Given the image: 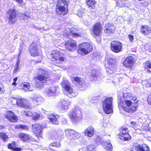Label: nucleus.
Instances as JSON below:
<instances>
[{"label": "nucleus", "instance_id": "nucleus-1", "mask_svg": "<svg viewBox=\"0 0 151 151\" xmlns=\"http://www.w3.org/2000/svg\"><path fill=\"white\" fill-rule=\"evenodd\" d=\"M82 109L78 106L75 107L69 114L68 116L73 123H76L83 118Z\"/></svg>", "mask_w": 151, "mask_h": 151}, {"label": "nucleus", "instance_id": "nucleus-2", "mask_svg": "<svg viewBox=\"0 0 151 151\" xmlns=\"http://www.w3.org/2000/svg\"><path fill=\"white\" fill-rule=\"evenodd\" d=\"M67 0H58L56 12L58 15L61 16L68 12Z\"/></svg>", "mask_w": 151, "mask_h": 151}, {"label": "nucleus", "instance_id": "nucleus-3", "mask_svg": "<svg viewBox=\"0 0 151 151\" xmlns=\"http://www.w3.org/2000/svg\"><path fill=\"white\" fill-rule=\"evenodd\" d=\"M93 49L92 45L88 42L83 43L80 45L78 48V52L82 55L88 54Z\"/></svg>", "mask_w": 151, "mask_h": 151}, {"label": "nucleus", "instance_id": "nucleus-4", "mask_svg": "<svg viewBox=\"0 0 151 151\" xmlns=\"http://www.w3.org/2000/svg\"><path fill=\"white\" fill-rule=\"evenodd\" d=\"M61 86L63 88H65V91H66V93L64 92L65 95H68L70 98H72L75 96L74 95H73L74 93H73V88L68 80L66 78H63Z\"/></svg>", "mask_w": 151, "mask_h": 151}, {"label": "nucleus", "instance_id": "nucleus-5", "mask_svg": "<svg viewBox=\"0 0 151 151\" xmlns=\"http://www.w3.org/2000/svg\"><path fill=\"white\" fill-rule=\"evenodd\" d=\"M50 56L52 60L55 63H61L65 60L64 55L57 50L52 51Z\"/></svg>", "mask_w": 151, "mask_h": 151}, {"label": "nucleus", "instance_id": "nucleus-6", "mask_svg": "<svg viewBox=\"0 0 151 151\" xmlns=\"http://www.w3.org/2000/svg\"><path fill=\"white\" fill-rule=\"evenodd\" d=\"M111 97L107 98L102 102L104 111L106 114H109L113 111Z\"/></svg>", "mask_w": 151, "mask_h": 151}, {"label": "nucleus", "instance_id": "nucleus-7", "mask_svg": "<svg viewBox=\"0 0 151 151\" xmlns=\"http://www.w3.org/2000/svg\"><path fill=\"white\" fill-rule=\"evenodd\" d=\"M120 132L118 134L119 138L123 141H129L131 137L128 134V129L125 126H122L120 129Z\"/></svg>", "mask_w": 151, "mask_h": 151}, {"label": "nucleus", "instance_id": "nucleus-8", "mask_svg": "<svg viewBox=\"0 0 151 151\" xmlns=\"http://www.w3.org/2000/svg\"><path fill=\"white\" fill-rule=\"evenodd\" d=\"M42 126L39 124H36L32 126V130L38 138L40 139L42 137Z\"/></svg>", "mask_w": 151, "mask_h": 151}, {"label": "nucleus", "instance_id": "nucleus-9", "mask_svg": "<svg viewBox=\"0 0 151 151\" xmlns=\"http://www.w3.org/2000/svg\"><path fill=\"white\" fill-rule=\"evenodd\" d=\"M105 66L106 67V71L108 74H112L114 73L116 68L112 59H110L109 60L107 61Z\"/></svg>", "mask_w": 151, "mask_h": 151}, {"label": "nucleus", "instance_id": "nucleus-10", "mask_svg": "<svg viewBox=\"0 0 151 151\" xmlns=\"http://www.w3.org/2000/svg\"><path fill=\"white\" fill-rule=\"evenodd\" d=\"M70 102L67 99H62L57 105V107L61 111H65L68 108Z\"/></svg>", "mask_w": 151, "mask_h": 151}, {"label": "nucleus", "instance_id": "nucleus-11", "mask_svg": "<svg viewBox=\"0 0 151 151\" xmlns=\"http://www.w3.org/2000/svg\"><path fill=\"white\" fill-rule=\"evenodd\" d=\"M111 50L115 52L118 53L122 51V44L118 41L111 42Z\"/></svg>", "mask_w": 151, "mask_h": 151}, {"label": "nucleus", "instance_id": "nucleus-12", "mask_svg": "<svg viewBox=\"0 0 151 151\" xmlns=\"http://www.w3.org/2000/svg\"><path fill=\"white\" fill-rule=\"evenodd\" d=\"M9 16L8 22L10 24H12L15 23L16 20L17 14L14 9H10L7 12Z\"/></svg>", "mask_w": 151, "mask_h": 151}, {"label": "nucleus", "instance_id": "nucleus-13", "mask_svg": "<svg viewBox=\"0 0 151 151\" xmlns=\"http://www.w3.org/2000/svg\"><path fill=\"white\" fill-rule=\"evenodd\" d=\"M58 88V87L57 86H52L47 88L46 89L45 93L48 96H54L56 95Z\"/></svg>", "mask_w": 151, "mask_h": 151}, {"label": "nucleus", "instance_id": "nucleus-14", "mask_svg": "<svg viewBox=\"0 0 151 151\" xmlns=\"http://www.w3.org/2000/svg\"><path fill=\"white\" fill-rule=\"evenodd\" d=\"M17 105L23 108H28L30 107V104L29 101L25 99H19L17 100Z\"/></svg>", "mask_w": 151, "mask_h": 151}, {"label": "nucleus", "instance_id": "nucleus-15", "mask_svg": "<svg viewBox=\"0 0 151 151\" xmlns=\"http://www.w3.org/2000/svg\"><path fill=\"white\" fill-rule=\"evenodd\" d=\"M29 51L31 55L35 56L38 54L37 45L35 42H33L29 46Z\"/></svg>", "mask_w": 151, "mask_h": 151}, {"label": "nucleus", "instance_id": "nucleus-16", "mask_svg": "<svg viewBox=\"0 0 151 151\" xmlns=\"http://www.w3.org/2000/svg\"><path fill=\"white\" fill-rule=\"evenodd\" d=\"M133 151H150L148 146L146 144L142 145H134L132 147Z\"/></svg>", "mask_w": 151, "mask_h": 151}, {"label": "nucleus", "instance_id": "nucleus-17", "mask_svg": "<svg viewBox=\"0 0 151 151\" xmlns=\"http://www.w3.org/2000/svg\"><path fill=\"white\" fill-rule=\"evenodd\" d=\"M65 46L67 50L69 51H73L76 48V41L73 40H71L66 42Z\"/></svg>", "mask_w": 151, "mask_h": 151}, {"label": "nucleus", "instance_id": "nucleus-18", "mask_svg": "<svg viewBox=\"0 0 151 151\" xmlns=\"http://www.w3.org/2000/svg\"><path fill=\"white\" fill-rule=\"evenodd\" d=\"M60 116L57 114H50L47 116V118L50 122L54 124H58Z\"/></svg>", "mask_w": 151, "mask_h": 151}, {"label": "nucleus", "instance_id": "nucleus-19", "mask_svg": "<svg viewBox=\"0 0 151 151\" xmlns=\"http://www.w3.org/2000/svg\"><path fill=\"white\" fill-rule=\"evenodd\" d=\"M5 117L10 122H15L17 121L18 119L14 113L10 111H8L5 114Z\"/></svg>", "mask_w": 151, "mask_h": 151}, {"label": "nucleus", "instance_id": "nucleus-20", "mask_svg": "<svg viewBox=\"0 0 151 151\" xmlns=\"http://www.w3.org/2000/svg\"><path fill=\"white\" fill-rule=\"evenodd\" d=\"M123 64L126 68H132L134 65V58L132 56L127 57L123 62Z\"/></svg>", "mask_w": 151, "mask_h": 151}, {"label": "nucleus", "instance_id": "nucleus-21", "mask_svg": "<svg viewBox=\"0 0 151 151\" xmlns=\"http://www.w3.org/2000/svg\"><path fill=\"white\" fill-rule=\"evenodd\" d=\"M52 138L55 139L60 140L63 137V131L61 130L55 131L53 132L51 134Z\"/></svg>", "mask_w": 151, "mask_h": 151}, {"label": "nucleus", "instance_id": "nucleus-22", "mask_svg": "<svg viewBox=\"0 0 151 151\" xmlns=\"http://www.w3.org/2000/svg\"><path fill=\"white\" fill-rule=\"evenodd\" d=\"M71 80L73 83L75 84L77 86L80 88L82 87L84 83L83 79L78 77L71 78Z\"/></svg>", "mask_w": 151, "mask_h": 151}, {"label": "nucleus", "instance_id": "nucleus-23", "mask_svg": "<svg viewBox=\"0 0 151 151\" xmlns=\"http://www.w3.org/2000/svg\"><path fill=\"white\" fill-rule=\"evenodd\" d=\"M101 31V26L100 23H96L94 26L93 32V34L96 36H99Z\"/></svg>", "mask_w": 151, "mask_h": 151}, {"label": "nucleus", "instance_id": "nucleus-24", "mask_svg": "<svg viewBox=\"0 0 151 151\" xmlns=\"http://www.w3.org/2000/svg\"><path fill=\"white\" fill-rule=\"evenodd\" d=\"M104 32L106 33H113L114 32L115 27L113 24L107 23L105 25Z\"/></svg>", "mask_w": 151, "mask_h": 151}, {"label": "nucleus", "instance_id": "nucleus-25", "mask_svg": "<svg viewBox=\"0 0 151 151\" xmlns=\"http://www.w3.org/2000/svg\"><path fill=\"white\" fill-rule=\"evenodd\" d=\"M141 33L145 35H149L151 32V28L147 25H142L140 29Z\"/></svg>", "mask_w": 151, "mask_h": 151}, {"label": "nucleus", "instance_id": "nucleus-26", "mask_svg": "<svg viewBox=\"0 0 151 151\" xmlns=\"http://www.w3.org/2000/svg\"><path fill=\"white\" fill-rule=\"evenodd\" d=\"M101 76V74L99 71L94 70L91 73L90 79L92 81L98 80V79Z\"/></svg>", "mask_w": 151, "mask_h": 151}, {"label": "nucleus", "instance_id": "nucleus-27", "mask_svg": "<svg viewBox=\"0 0 151 151\" xmlns=\"http://www.w3.org/2000/svg\"><path fill=\"white\" fill-rule=\"evenodd\" d=\"M68 30L70 31L67 33V36H69L70 35L74 37H81V33L79 32V31L76 29L71 28L70 29H68Z\"/></svg>", "mask_w": 151, "mask_h": 151}, {"label": "nucleus", "instance_id": "nucleus-28", "mask_svg": "<svg viewBox=\"0 0 151 151\" xmlns=\"http://www.w3.org/2000/svg\"><path fill=\"white\" fill-rule=\"evenodd\" d=\"M94 128L93 127L90 126L88 127L84 130L83 133L85 136H87L89 137H91L94 133Z\"/></svg>", "mask_w": 151, "mask_h": 151}, {"label": "nucleus", "instance_id": "nucleus-29", "mask_svg": "<svg viewBox=\"0 0 151 151\" xmlns=\"http://www.w3.org/2000/svg\"><path fill=\"white\" fill-rule=\"evenodd\" d=\"M132 107L129 108H127L125 106H123V109L127 112H131L135 111L137 110V108L138 106L137 103L133 104Z\"/></svg>", "mask_w": 151, "mask_h": 151}, {"label": "nucleus", "instance_id": "nucleus-30", "mask_svg": "<svg viewBox=\"0 0 151 151\" xmlns=\"http://www.w3.org/2000/svg\"><path fill=\"white\" fill-rule=\"evenodd\" d=\"M37 79L39 81L43 82L45 81L46 83L47 81L49 80V78L47 77H46V76L44 75L43 74H38L37 76L36 77H35L34 78V80H35L36 79Z\"/></svg>", "mask_w": 151, "mask_h": 151}, {"label": "nucleus", "instance_id": "nucleus-31", "mask_svg": "<svg viewBox=\"0 0 151 151\" xmlns=\"http://www.w3.org/2000/svg\"><path fill=\"white\" fill-rule=\"evenodd\" d=\"M19 136L20 139L23 141L25 142H28L31 139V137L30 135L24 133L19 134Z\"/></svg>", "mask_w": 151, "mask_h": 151}, {"label": "nucleus", "instance_id": "nucleus-32", "mask_svg": "<svg viewBox=\"0 0 151 151\" xmlns=\"http://www.w3.org/2000/svg\"><path fill=\"white\" fill-rule=\"evenodd\" d=\"M21 86L23 87L22 89L26 92L32 91V89L30 88V85L28 83L25 82L21 84Z\"/></svg>", "mask_w": 151, "mask_h": 151}, {"label": "nucleus", "instance_id": "nucleus-33", "mask_svg": "<svg viewBox=\"0 0 151 151\" xmlns=\"http://www.w3.org/2000/svg\"><path fill=\"white\" fill-rule=\"evenodd\" d=\"M30 99L33 101L38 102L41 103L44 101V99L40 95H35L34 97H31Z\"/></svg>", "mask_w": 151, "mask_h": 151}, {"label": "nucleus", "instance_id": "nucleus-34", "mask_svg": "<svg viewBox=\"0 0 151 151\" xmlns=\"http://www.w3.org/2000/svg\"><path fill=\"white\" fill-rule=\"evenodd\" d=\"M65 134L68 138L71 139L72 135L74 134L75 131L70 129H67L65 130Z\"/></svg>", "mask_w": 151, "mask_h": 151}, {"label": "nucleus", "instance_id": "nucleus-35", "mask_svg": "<svg viewBox=\"0 0 151 151\" xmlns=\"http://www.w3.org/2000/svg\"><path fill=\"white\" fill-rule=\"evenodd\" d=\"M96 3L94 0H88L86 1L87 5L89 7L93 8L95 6V4Z\"/></svg>", "mask_w": 151, "mask_h": 151}, {"label": "nucleus", "instance_id": "nucleus-36", "mask_svg": "<svg viewBox=\"0 0 151 151\" xmlns=\"http://www.w3.org/2000/svg\"><path fill=\"white\" fill-rule=\"evenodd\" d=\"M104 148L107 150H111L112 149V145L109 141L104 142Z\"/></svg>", "mask_w": 151, "mask_h": 151}, {"label": "nucleus", "instance_id": "nucleus-37", "mask_svg": "<svg viewBox=\"0 0 151 151\" xmlns=\"http://www.w3.org/2000/svg\"><path fill=\"white\" fill-rule=\"evenodd\" d=\"M116 4L119 7L127 6L126 4L125 1L124 0H118L116 1Z\"/></svg>", "mask_w": 151, "mask_h": 151}, {"label": "nucleus", "instance_id": "nucleus-38", "mask_svg": "<svg viewBox=\"0 0 151 151\" xmlns=\"http://www.w3.org/2000/svg\"><path fill=\"white\" fill-rule=\"evenodd\" d=\"M145 68L149 72L151 73V60H149L145 62Z\"/></svg>", "mask_w": 151, "mask_h": 151}, {"label": "nucleus", "instance_id": "nucleus-39", "mask_svg": "<svg viewBox=\"0 0 151 151\" xmlns=\"http://www.w3.org/2000/svg\"><path fill=\"white\" fill-rule=\"evenodd\" d=\"M35 86L37 88H42L43 85H44V83H45V81L43 82H41L40 81H37L35 80Z\"/></svg>", "mask_w": 151, "mask_h": 151}, {"label": "nucleus", "instance_id": "nucleus-40", "mask_svg": "<svg viewBox=\"0 0 151 151\" xmlns=\"http://www.w3.org/2000/svg\"><path fill=\"white\" fill-rule=\"evenodd\" d=\"M0 137L2 140L4 142L7 141L8 139V137L7 135L5 133H0Z\"/></svg>", "mask_w": 151, "mask_h": 151}, {"label": "nucleus", "instance_id": "nucleus-41", "mask_svg": "<svg viewBox=\"0 0 151 151\" xmlns=\"http://www.w3.org/2000/svg\"><path fill=\"white\" fill-rule=\"evenodd\" d=\"M81 137V134L75 131V132H74V134L73 135H72V138L71 140H72L73 139H79Z\"/></svg>", "mask_w": 151, "mask_h": 151}, {"label": "nucleus", "instance_id": "nucleus-42", "mask_svg": "<svg viewBox=\"0 0 151 151\" xmlns=\"http://www.w3.org/2000/svg\"><path fill=\"white\" fill-rule=\"evenodd\" d=\"M15 128L18 129H22L24 130H28V128L26 126L23 125L19 124L15 127Z\"/></svg>", "mask_w": 151, "mask_h": 151}, {"label": "nucleus", "instance_id": "nucleus-43", "mask_svg": "<svg viewBox=\"0 0 151 151\" xmlns=\"http://www.w3.org/2000/svg\"><path fill=\"white\" fill-rule=\"evenodd\" d=\"M86 151H96L95 146L93 145H90L87 147Z\"/></svg>", "mask_w": 151, "mask_h": 151}, {"label": "nucleus", "instance_id": "nucleus-44", "mask_svg": "<svg viewBox=\"0 0 151 151\" xmlns=\"http://www.w3.org/2000/svg\"><path fill=\"white\" fill-rule=\"evenodd\" d=\"M127 108H130L132 105V102L130 100H126L123 102Z\"/></svg>", "mask_w": 151, "mask_h": 151}, {"label": "nucleus", "instance_id": "nucleus-45", "mask_svg": "<svg viewBox=\"0 0 151 151\" xmlns=\"http://www.w3.org/2000/svg\"><path fill=\"white\" fill-rule=\"evenodd\" d=\"M40 116V114L36 112H34L32 116V119L35 121L39 119Z\"/></svg>", "mask_w": 151, "mask_h": 151}, {"label": "nucleus", "instance_id": "nucleus-46", "mask_svg": "<svg viewBox=\"0 0 151 151\" xmlns=\"http://www.w3.org/2000/svg\"><path fill=\"white\" fill-rule=\"evenodd\" d=\"M16 143L14 142L13 141L12 142L10 143V144H12V145L13 146V147L14 148V151H20L21 150V148L20 147L19 148H16L15 147V145H16Z\"/></svg>", "mask_w": 151, "mask_h": 151}, {"label": "nucleus", "instance_id": "nucleus-47", "mask_svg": "<svg viewBox=\"0 0 151 151\" xmlns=\"http://www.w3.org/2000/svg\"><path fill=\"white\" fill-rule=\"evenodd\" d=\"M24 112V115L26 116L27 117L32 116L33 113H32L30 111H27L26 112L25 111H23Z\"/></svg>", "mask_w": 151, "mask_h": 151}, {"label": "nucleus", "instance_id": "nucleus-48", "mask_svg": "<svg viewBox=\"0 0 151 151\" xmlns=\"http://www.w3.org/2000/svg\"><path fill=\"white\" fill-rule=\"evenodd\" d=\"M37 73L38 74H43L44 75H45L46 72V71L43 69L40 68L38 70Z\"/></svg>", "mask_w": 151, "mask_h": 151}, {"label": "nucleus", "instance_id": "nucleus-49", "mask_svg": "<svg viewBox=\"0 0 151 151\" xmlns=\"http://www.w3.org/2000/svg\"><path fill=\"white\" fill-rule=\"evenodd\" d=\"M50 146H54L57 147H60L61 146V145L60 143L54 142L53 143L51 144Z\"/></svg>", "mask_w": 151, "mask_h": 151}, {"label": "nucleus", "instance_id": "nucleus-50", "mask_svg": "<svg viewBox=\"0 0 151 151\" xmlns=\"http://www.w3.org/2000/svg\"><path fill=\"white\" fill-rule=\"evenodd\" d=\"M130 99L133 101L134 102V104L137 103L138 101V100L137 99L136 97L135 96H132L130 97Z\"/></svg>", "mask_w": 151, "mask_h": 151}, {"label": "nucleus", "instance_id": "nucleus-51", "mask_svg": "<svg viewBox=\"0 0 151 151\" xmlns=\"http://www.w3.org/2000/svg\"><path fill=\"white\" fill-rule=\"evenodd\" d=\"M22 49V46L20 45V47L19 49V52L18 55V59H19V57L21 55Z\"/></svg>", "mask_w": 151, "mask_h": 151}, {"label": "nucleus", "instance_id": "nucleus-52", "mask_svg": "<svg viewBox=\"0 0 151 151\" xmlns=\"http://www.w3.org/2000/svg\"><path fill=\"white\" fill-rule=\"evenodd\" d=\"M128 37L130 41L131 42H132L134 40V36L131 35V34H129L128 35Z\"/></svg>", "mask_w": 151, "mask_h": 151}, {"label": "nucleus", "instance_id": "nucleus-53", "mask_svg": "<svg viewBox=\"0 0 151 151\" xmlns=\"http://www.w3.org/2000/svg\"><path fill=\"white\" fill-rule=\"evenodd\" d=\"M22 17L23 19L24 20H26L28 19L29 17L27 14H23L21 16V17Z\"/></svg>", "mask_w": 151, "mask_h": 151}, {"label": "nucleus", "instance_id": "nucleus-54", "mask_svg": "<svg viewBox=\"0 0 151 151\" xmlns=\"http://www.w3.org/2000/svg\"><path fill=\"white\" fill-rule=\"evenodd\" d=\"M16 1L19 4L20 6L24 5V4L23 3V0H16Z\"/></svg>", "mask_w": 151, "mask_h": 151}, {"label": "nucleus", "instance_id": "nucleus-55", "mask_svg": "<svg viewBox=\"0 0 151 151\" xmlns=\"http://www.w3.org/2000/svg\"><path fill=\"white\" fill-rule=\"evenodd\" d=\"M62 122L63 124H65L67 122V119L65 118H63L62 119Z\"/></svg>", "mask_w": 151, "mask_h": 151}, {"label": "nucleus", "instance_id": "nucleus-56", "mask_svg": "<svg viewBox=\"0 0 151 151\" xmlns=\"http://www.w3.org/2000/svg\"><path fill=\"white\" fill-rule=\"evenodd\" d=\"M147 100L149 104L151 105V95L148 96Z\"/></svg>", "mask_w": 151, "mask_h": 151}, {"label": "nucleus", "instance_id": "nucleus-57", "mask_svg": "<svg viewBox=\"0 0 151 151\" xmlns=\"http://www.w3.org/2000/svg\"><path fill=\"white\" fill-rule=\"evenodd\" d=\"M131 127H132L134 128L136 127L135 126H136V124L135 122H131Z\"/></svg>", "mask_w": 151, "mask_h": 151}, {"label": "nucleus", "instance_id": "nucleus-58", "mask_svg": "<svg viewBox=\"0 0 151 151\" xmlns=\"http://www.w3.org/2000/svg\"><path fill=\"white\" fill-rule=\"evenodd\" d=\"M8 148L9 149H12L14 151V148L13 147V146L12 145V144H9L8 145Z\"/></svg>", "mask_w": 151, "mask_h": 151}, {"label": "nucleus", "instance_id": "nucleus-59", "mask_svg": "<svg viewBox=\"0 0 151 151\" xmlns=\"http://www.w3.org/2000/svg\"><path fill=\"white\" fill-rule=\"evenodd\" d=\"M19 66H16V67L14 70V73H16V72L18 71L19 70Z\"/></svg>", "mask_w": 151, "mask_h": 151}, {"label": "nucleus", "instance_id": "nucleus-60", "mask_svg": "<svg viewBox=\"0 0 151 151\" xmlns=\"http://www.w3.org/2000/svg\"><path fill=\"white\" fill-rule=\"evenodd\" d=\"M20 60H19V59H18L17 60V61L16 63V66H18L19 64L20 63Z\"/></svg>", "mask_w": 151, "mask_h": 151}, {"label": "nucleus", "instance_id": "nucleus-61", "mask_svg": "<svg viewBox=\"0 0 151 151\" xmlns=\"http://www.w3.org/2000/svg\"><path fill=\"white\" fill-rule=\"evenodd\" d=\"M17 84V83L15 82L14 81V82L12 83V84L13 85L16 86Z\"/></svg>", "mask_w": 151, "mask_h": 151}, {"label": "nucleus", "instance_id": "nucleus-62", "mask_svg": "<svg viewBox=\"0 0 151 151\" xmlns=\"http://www.w3.org/2000/svg\"><path fill=\"white\" fill-rule=\"evenodd\" d=\"M17 77H16L13 79L14 81L16 82L17 81Z\"/></svg>", "mask_w": 151, "mask_h": 151}, {"label": "nucleus", "instance_id": "nucleus-63", "mask_svg": "<svg viewBox=\"0 0 151 151\" xmlns=\"http://www.w3.org/2000/svg\"><path fill=\"white\" fill-rule=\"evenodd\" d=\"M43 112L45 114H47V111L45 110L42 109Z\"/></svg>", "mask_w": 151, "mask_h": 151}, {"label": "nucleus", "instance_id": "nucleus-64", "mask_svg": "<svg viewBox=\"0 0 151 151\" xmlns=\"http://www.w3.org/2000/svg\"><path fill=\"white\" fill-rule=\"evenodd\" d=\"M0 129H3V128H5V127L4 126H1L0 127Z\"/></svg>", "mask_w": 151, "mask_h": 151}]
</instances>
